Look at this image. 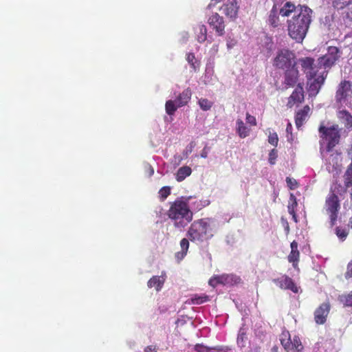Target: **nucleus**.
<instances>
[{"mask_svg": "<svg viewBox=\"0 0 352 352\" xmlns=\"http://www.w3.org/2000/svg\"><path fill=\"white\" fill-rule=\"evenodd\" d=\"M186 60L188 61V63L190 65L191 67L195 70L196 71L197 70V68L199 67V64L197 63V60H196V58H195V56L193 53H188L187 55H186Z\"/></svg>", "mask_w": 352, "mask_h": 352, "instance_id": "obj_34", "label": "nucleus"}, {"mask_svg": "<svg viewBox=\"0 0 352 352\" xmlns=\"http://www.w3.org/2000/svg\"><path fill=\"white\" fill-rule=\"evenodd\" d=\"M268 142L274 146H276L278 145V135L276 132L270 133L269 135Z\"/></svg>", "mask_w": 352, "mask_h": 352, "instance_id": "obj_39", "label": "nucleus"}, {"mask_svg": "<svg viewBox=\"0 0 352 352\" xmlns=\"http://www.w3.org/2000/svg\"><path fill=\"white\" fill-rule=\"evenodd\" d=\"M285 74H284V82L286 85V86L289 87H293L296 84L298 80V70L296 67V65L294 67H292L291 68L285 69Z\"/></svg>", "mask_w": 352, "mask_h": 352, "instance_id": "obj_18", "label": "nucleus"}, {"mask_svg": "<svg viewBox=\"0 0 352 352\" xmlns=\"http://www.w3.org/2000/svg\"><path fill=\"white\" fill-rule=\"evenodd\" d=\"M340 208V200L337 195L331 192L325 200L324 209L329 215L330 225L333 227L338 219V212Z\"/></svg>", "mask_w": 352, "mask_h": 352, "instance_id": "obj_6", "label": "nucleus"}, {"mask_svg": "<svg viewBox=\"0 0 352 352\" xmlns=\"http://www.w3.org/2000/svg\"><path fill=\"white\" fill-rule=\"evenodd\" d=\"M345 173H348L349 175V174L352 175V159H351V162L349 164V166L347 167V169Z\"/></svg>", "mask_w": 352, "mask_h": 352, "instance_id": "obj_49", "label": "nucleus"}, {"mask_svg": "<svg viewBox=\"0 0 352 352\" xmlns=\"http://www.w3.org/2000/svg\"><path fill=\"white\" fill-rule=\"evenodd\" d=\"M170 188L169 186H164L159 191V197L161 201H164L170 195Z\"/></svg>", "mask_w": 352, "mask_h": 352, "instance_id": "obj_35", "label": "nucleus"}, {"mask_svg": "<svg viewBox=\"0 0 352 352\" xmlns=\"http://www.w3.org/2000/svg\"><path fill=\"white\" fill-rule=\"evenodd\" d=\"M286 182L287 184V186L288 187L291 189V190H294L295 189L296 187H297V182L294 179H292L290 177H287L286 178Z\"/></svg>", "mask_w": 352, "mask_h": 352, "instance_id": "obj_43", "label": "nucleus"}, {"mask_svg": "<svg viewBox=\"0 0 352 352\" xmlns=\"http://www.w3.org/2000/svg\"><path fill=\"white\" fill-rule=\"evenodd\" d=\"M208 23L215 31L217 36H221L225 34L224 19L218 13H212L208 19Z\"/></svg>", "mask_w": 352, "mask_h": 352, "instance_id": "obj_10", "label": "nucleus"}, {"mask_svg": "<svg viewBox=\"0 0 352 352\" xmlns=\"http://www.w3.org/2000/svg\"><path fill=\"white\" fill-rule=\"evenodd\" d=\"M340 301L344 306L352 307V293L340 296Z\"/></svg>", "mask_w": 352, "mask_h": 352, "instance_id": "obj_37", "label": "nucleus"}, {"mask_svg": "<svg viewBox=\"0 0 352 352\" xmlns=\"http://www.w3.org/2000/svg\"><path fill=\"white\" fill-rule=\"evenodd\" d=\"M349 226L352 229V217L349 219Z\"/></svg>", "mask_w": 352, "mask_h": 352, "instance_id": "obj_53", "label": "nucleus"}, {"mask_svg": "<svg viewBox=\"0 0 352 352\" xmlns=\"http://www.w3.org/2000/svg\"><path fill=\"white\" fill-rule=\"evenodd\" d=\"M312 12L308 6L299 4V12L287 20L288 34L296 42L301 43L305 38L311 22Z\"/></svg>", "mask_w": 352, "mask_h": 352, "instance_id": "obj_1", "label": "nucleus"}, {"mask_svg": "<svg viewBox=\"0 0 352 352\" xmlns=\"http://www.w3.org/2000/svg\"><path fill=\"white\" fill-rule=\"evenodd\" d=\"M144 352H157V351L155 346L150 345L144 349Z\"/></svg>", "mask_w": 352, "mask_h": 352, "instance_id": "obj_46", "label": "nucleus"}, {"mask_svg": "<svg viewBox=\"0 0 352 352\" xmlns=\"http://www.w3.org/2000/svg\"><path fill=\"white\" fill-rule=\"evenodd\" d=\"M304 89L301 84H298L287 99V107L292 108L295 104H299L304 102Z\"/></svg>", "mask_w": 352, "mask_h": 352, "instance_id": "obj_13", "label": "nucleus"}, {"mask_svg": "<svg viewBox=\"0 0 352 352\" xmlns=\"http://www.w3.org/2000/svg\"><path fill=\"white\" fill-rule=\"evenodd\" d=\"M289 226L287 225V227H286V230H287V232H289Z\"/></svg>", "mask_w": 352, "mask_h": 352, "instance_id": "obj_55", "label": "nucleus"}, {"mask_svg": "<svg viewBox=\"0 0 352 352\" xmlns=\"http://www.w3.org/2000/svg\"><path fill=\"white\" fill-rule=\"evenodd\" d=\"M340 56L341 52L339 48L330 46L327 49V53L318 59V65L322 66L324 70L327 71V69H330L336 64Z\"/></svg>", "mask_w": 352, "mask_h": 352, "instance_id": "obj_8", "label": "nucleus"}, {"mask_svg": "<svg viewBox=\"0 0 352 352\" xmlns=\"http://www.w3.org/2000/svg\"><path fill=\"white\" fill-rule=\"evenodd\" d=\"M280 341L287 352H300L303 349L300 338L294 336L292 340L290 333L287 330H283L280 333Z\"/></svg>", "mask_w": 352, "mask_h": 352, "instance_id": "obj_7", "label": "nucleus"}, {"mask_svg": "<svg viewBox=\"0 0 352 352\" xmlns=\"http://www.w3.org/2000/svg\"><path fill=\"white\" fill-rule=\"evenodd\" d=\"M278 157L277 151L275 148L271 150L269 153V162L270 164L274 165L276 163V160Z\"/></svg>", "mask_w": 352, "mask_h": 352, "instance_id": "obj_40", "label": "nucleus"}, {"mask_svg": "<svg viewBox=\"0 0 352 352\" xmlns=\"http://www.w3.org/2000/svg\"><path fill=\"white\" fill-rule=\"evenodd\" d=\"M335 233L336 236L339 238V239L342 241H344L346 239L349 234V232L345 228H342L340 226L336 228Z\"/></svg>", "mask_w": 352, "mask_h": 352, "instance_id": "obj_33", "label": "nucleus"}, {"mask_svg": "<svg viewBox=\"0 0 352 352\" xmlns=\"http://www.w3.org/2000/svg\"><path fill=\"white\" fill-rule=\"evenodd\" d=\"M298 243L296 241H293L290 244L291 252L287 256L288 261L292 263L294 268L297 267L300 258V252L298 250Z\"/></svg>", "mask_w": 352, "mask_h": 352, "instance_id": "obj_20", "label": "nucleus"}, {"mask_svg": "<svg viewBox=\"0 0 352 352\" xmlns=\"http://www.w3.org/2000/svg\"><path fill=\"white\" fill-rule=\"evenodd\" d=\"M187 236L192 242H203L213 236L210 219H200L195 221L188 228Z\"/></svg>", "mask_w": 352, "mask_h": 352, "instance_id": "obj_4", "label": "nucleus"}, {"mask_svg": "<svg viewBox=\"0 0 352 352\" xmlns=\"http://www.w3.org/2000/svg\"><path fill=\"white\" fill-rule=\"evenodd\" d=\"M328 71L323 70L317 78L309 80L308 91L311 96H316L327 78Z\"/></svg>", "mask_w": 352, "mask_h": 352, "instance_id": "obj_11", "label": "nucleus"}, {"mask_svg": "<svg viewBox=\"0 0 352 352\" xmlns=\"http://www.w3.org/2000/svg\"><path fill=\"white\" fill-rule=\"evenodd\" d=\"M165 280L166 274L164 272H162L161 276H153V277H151L148 280L147 285L149 288L154 287L156 289V291L159 292L162 288Z\"/></svg>", "mask_w": 352, "mask_h": 352, "instance_id": "obj_22", "label": "nucleus"}, {"mask_svg": "<svg viewBox=\"0 0 352 352\" xmlns=\"http://www.w3.org/2000/svg\"><path fill=\"white\" fill-rule=\"evenodd\" d=\"M295 54L288 49H281L275 56L273 65L280 69H287L296 65Z\"/></svg>", "mask_w": 352, "mask_h": 352, "instance_id": "obj_5", "label": "nucleus"}, {"mask_svg": "<svg viewBox=\"0 0 352 352\" xmlns=\"http://www.w3.org/2000/svg\"><path fill=\"white\" fill-rule=\"evenodd\" d=\"M209 300V297L207 295H204L201 296H195L192 298V302L195 305H201L204 302H206Z\"/></svg>", "mask_w": 352, "mask_h": 352, "instance_id": "obj_36", "label": "nucleus"}, {"mask_svg": "<svg viewBox=\"0 0 352 352\" xmlns=\"http://www.w3.org/2000/svg\"><path fill=\"white\" fill-rule=\"evenodd\" d=\"M271 352H278V347L277 346H273L271 349Z\"/></svg>", "mask_w": 352, "mask_h": 352, "instance_id": "obj_52", "label": "nucleus"}, {"mask_svg": "<svg viewBox=\"0 0 352 352\" xmlns=\"http://www.w3.org/2000/svg\"><path fill=\"white\" fill-rule=\"evenodd\" d=\"M246 122H247V123L250 124L251 126L256 125V118L254 116L250 115L249 113H246Z\"/></svg>", "mask_w": 352, "mask_h": 352, "instance_id": "obj_44", "label": "nucleus"}, {"mask_svg": "<svg viewBox=\"0 0 352 352\" xmlns=\"http://www.w3.org/2000/svg\"><path fill=\"white\" fill-rule=\"evenodd\" d=\"M241 280L240 278L233 274L217 276L211 278L208 283L210 286L215 287L219 284H226L232 282L237 283Z\"/></svg>", "mask_w": 352, "mask_h": 352, "instance_id": "obj_17", "label": "nucleus"}, {"mask_svg": "<svg viewBox=\"0 0 352 352\" xmlns=\"http://www.w3.org/2000/svg\"><path fill=\"white\" fill-rule=\"evenodd\" d=\"M195 350L197 352H210L211 349L201 344H197L195 346Z\"/></svg>", "mask_w": 352, "mask_h": 352, "instance_id": "obj_42", "label": "nucleus"}, {"mask_svg": "<svg viewBox=\"0 0 352 352\" xmlns=\"http://www.w3.org/2000/svg\"><path fill=\"white\" fill-rule=\"evenodd\" d=\"M292 216V219L294 221V222H298L297 215L296 212H294V213H289Z\"/></svg>", "mask_w": 352, "mask_h": 352, "instance_id": "obj_50", "label": "nucleus"}, {"mask_svg": "<svg viewBox=\"0 0 352 352\" xmlns=\"http://www.w3.org/2000/svg\"><path fill=\"white\" fill-rule=\"evenodd\" d=\"M192 170L190 167L184 166L179 168L176 173V179L177 182H182L188 176L190 175Z\"/></svg>", "mask_w": 352, "mask_h": 352, "instance_id": "obj_27", "label": "nucleus"}, {"mask_svg": "<svg viewBox=\"0 0 352 352\" xmlns=\"http://www.w3.org/2000/svg\"><path fill=\"white\" fill-rule=\"evenodd\" d=\"M180 246L182 251L176 253L175 256L178 260H182L186 255L188 248H189V241L187 239L184 238L180 241Z\"/></svg>", "mask_w": 352, "mask_h": 352, "instance_id": "obj_28", "label": "nucleus"}, {"mask_svg": "<svg viewBox=\"0 0 352 352\" xmlns=\"http://www.w3.org/2000/svg\"><path fill=\"white\" fill-rule=\"evenodd\" d=\"M199 34H197V41L199 43H203L207 38V29L206 25H200L198 27Z\"/></svg>", "mask_w": 352, "mask_h": 352, "instance_id": "obj_32", "label": "nucleus"}, {"mask_svg": "<svg viewBox=\"0 0 352 352\" xmlns=\"http://www.w3.org/2000/svg\"><path fill=\"white\" fill-rule=\"evenodd\" d=\"M318 132L320 151L322 155L324 151L327 153L332 152L333 148L340 143L341 129L338 124L326 126L324 122H322L319 126Z\"/></svg>", "mask_w": 352, "mask_h": 352, "instance_id": "obj_3", "label": "nucleus"}, {"mask_svg": "<svg viewBox=\"0 0 352 352\" xmlns=\"http://www.w3.org/2000/svg\"><path fill=\"white\" fill-rule=\"evenodd\" d=\"M236 132L241 138H245L249 135L250 130L245 125L242 120H236Z\"/></svg>", "mask_w": 352, "mask_h": 352, "instance_id": "obj_26", "label": "nucleus"}, {"mask_svg": "<svg viewBox=\"0 0 352 352\" xmlns=\"http://www.w3.org/2000/svg\"><path fill=\"white\" fill-rule=\"evenodd\" d=\"M210 352H227V348L221 346L210 348Z\"/></svg>", "mask_w": 352, "mask_h": 352, "instance_id": "obj_45", "label": "nucleus"}, {"mask_svg": "<svg viewBox=\"0 0 352 352\" xmlns=\"http://www.w3.org/2000/svg\"><path fill=\"white\" fill-rule=\"evenodd\" d=\"M198 104L201 110L204 111H207L210 110V109L212 107L214 103L212 101L209 100L207 98H201L198 100Z\"/></svg>", "mask_w": 352, "mask_h": 352, "instance_id": "obj_29", "label": "nucleus"}, {"mask_svg": "<svg viewBox=\"0 0 352 352\" xmlns=\"http://www.w3.org/2000/svg\"><path fill=\"white\" fill-rule=\"evenodd\" d=\"M291 200L292 203H290L287 206V210L289 213H294L296 212V207L298 206V203L296 197L292 194L291 195Z\"/></svg>", "mask_w": 352, "mask_h": 352, "instance_id": "obj_38", "label": "nucleus"}, {"mask_svg": "<svg viewBox=\"0 0 352 352\" xmlns=\"http://www.w3.org/2000/svg\"><path fill=\"white\" fill-rule=\"evenodd\" d=\"M333 6L338 10H342L352 4V0H332Z\"/></svg>", "mask_w": 352, "mask_h": 352, "instance_id": "obj_31", "label": "nucleus"}, {"mask_svg": "<svg viewBox=\"0 0 352 352\" xmlns=\"http://www.w3.org/2000/svg\"><path fill=\"white\" fill-rule=\"evenodd\" d=\"M329 302L321 304L314 311V320L318 324H323L327 320V316L330 311Z\"/></svg>", "mask_w": 352, "mask_h": 352, "instance_id": "obj_15", "label": "nucleus"}, {"mask_svg": "<svg viewBox=\"0 0 352 352\" xmlns=\"http://www.w3.org/2000/svg\"><path fill=\"white\" fill-rule=\"evenodd\" d=\"M339 120L344 124L346 129L352 130V115L346 110H340L337 113Z\"/></svg>", "mask_w": 352, "mask_h": 352, "instance_id": "obj_24", "label": "nucleus"}, {"mask_svg": "<svg viewBox=\"0 0 352 352\" xmlns=\"http://www.w3.org/2000/svg\"><path fill=\"white\" fill-rule=\"evenodd\" d=\"M344 186L346 188L352 186V175L351 174L349 175L346 173H344Z\"/></svg>", "mask_w": 352, "mask_h": 352, "instance_id": "obj_41", "label": "nucleus"}, {"mask_svg": "<svg viewBox=\"0 0 352 352\" xmlns=\"http://www.w3.org/2000/svg\"><path fill=\"white\" fill-rule=\"evenodd\" d=\"M149 169H150V170H149V173H149V175H153V173H154V170H153V168L151 166H149Z\"/></svg>", "mask_w": 352, "mask_h": 352, "instance_id": "obj_51", "label": "nucleus"}, {"mask_svg": "<svg viewBox=\"0 0 352 352\" xmlns=\"http://www.w3.org/2000/svg\"><path fill=\"white\" fill-rule=\"evenodd\" d=\"M239 6L236 0H232L228 3H224L221 10L226 17L234 21L237 18Z\"/></svg>", "mask_w": 352, "mask_h": 352, "instance_id": "obj_14", "label": "nucleus"}, {"mask_svg": "<svg viewBox=\"0 0 352 352\" xmlns=\"http://www.w3.org/2000/svg\"><path fill=\"white\" fill-rule=\"evenodd\" d=\"M279 13L276 9V6H274L270 10V15L268 17V23L273 28H278L281 25V22L279 18Z\"/></svg>", "mask_w": 352, "mask_h": 352, "instance_id": "obj_25", "label": "nucleus"}, {"mask_svg": "<svg viewBox=\"0 0 352 352\" xmlns=\"http://www.w3.org/2000/svg\"><path fill=\"white\" fill-rule=\"evenodd\" d=\"M286 132L289 134L292 133V125L290 122H288L287 124Z\"/></svg>", "mask_w": 352, "mask_h": 352, "instance_id": "obj_48", "label": "nucleus"}, {"mask_svg": "<svg viewBox=\"0 0 352 352\" xmlns=\"http://www.w3.org/2000/svg\"><path fill=\"white\" fill-rule=\"evenodd\" d=\"M167 310V308H164L163 310H161L160 307H159V312L160 314L165 312Z\"/></svg>", "mask_w": 352, "mask_h": 352, "instance_id": "obj_54", "label": "nucleus"}, {"mask_svg": "<svg viewBox=\"0 0 352 352\" xmlns=\"http://www.w3.org/2000/svg\"><path fill=\"white\" fill-rule=\"evenodd\" d=\"M177 108L179 107L176 104L175 100H169L166 102L165 109L168 115L173 116Z\"/></svg>", "mask_w": 352, "mask_h": 352, "instance_id": "obj_30", "label": "nucleus"}, {"mask_svg": "<svg viewBox=\"0 0 352 352\" xmlns=\"http://www.w3.org/2000/svg\"><path fill=\"white\" fill-rule=\"evenodd\" d=\"M351 82L349 80H342L338 85L336 94V98L338 102H341L344 100L346 97L352 93Z\"/></svg>", "mask_w": 352, "mask_h": 352, "instance_id": "obj_16", "label": "nucleus"}, {"mask_svg": "<svg viewBox=\"0 0 352 352\" xmlns=\"http://www.w3.org/2000/svg\"><path fill=\"white\" fill-rule=\"evenodd\" d=\"M311 113V109L309 105L304 106L301 109L296 111L295 114V124L298 129H300L304 122L309 118Z\"/></svg>", "mask_w": 352, "mask_h": 352, "instance_id": "obj_19", "label": "nucleus"}, {"mask_svg": "<svg viewBox=\"0 0 352 352\" xmlns=\"http://www.w3.org/2000/svg\"><path fill=\"white\" fill-rule=\"evenodd\" d=\"M192 91L190 88L184 89L175 98V102L177 107H182L188 104L190 100Z\"/></svg>", "mask_w": 352, "mask_h": 352, "instance_id": "obj_23", "label": "nucleus"}, {"mask_svg": "<svg viewBox=\"0 0 352 352\" xmlns=\"http://www.w3.org/2000/svg\"><path fill=\"white\" fill-rule=\"evenodd\" d=\"M273 282L281 289L291 290L295 294L298 292V287L296 285L292 278L287 275H283L278 278H274Z\"/></svg>", "mask_w": 352, "mask_h": 352, "instance_id": "obj_12", "label": "nucleus"}, {"mask_svg": "<svg viewBox=\"0 0 352 352\" xmlns=\"http://www.w3.org/2000/svg\"><path fill=\"white\" fill-rule=\"evenodd\" d=\"M166 214L173 221L174 226L179 229L184 228L193 218V213L187 201L181 199L170 203Z\"/></svg>", "mask_w": 352, "mask_h": 352, "instance_id": "obj_2", "label": "nucleus"}, {"mask_svg": "<svg viewBox=\"0 0 352 352\" xmlns=\"http://www.w3.org/2000/svg\"><path fill=\"white\" fill-rule=\"evenodd\" d=\"M294 12H299V5L296 6V5L291 1H287L284 3L278 11L279 14L283 17H288Z\"/></svg>", "mask_w": 352, "mask_h": 352, "instance_id": "obj_21", "label": "nucleus"}, {"mask_svg": "<svg viewBox=\"0 0 352 352\" xmlns=\"http://www.w3.org/2000/svg\"><path fill=\"white\" fill-rule=\"evenodd\" d=\"M301 65L302 70L305 74L307 80H312L314 78H317L322 72L319 70L322 67L314 63L315 60L313 58L305 57L299 60Z\"/></svg>", "mask_w": 352, "mask_h": 352, "instance_id": "obj_9", "label": "nucleus"}, {"mask_svg": "<svg viewBox=\"0 0 352 352\" xmlns=\"http://www.w3.org/2000/svg\"><path fill=\"white\" fill-rule=\"evenodd\" d=\"M208 155V148L205 146L203 150L201 151V153L200 154L201 157L202 158H206Z\"/></svg>", "mask_w": 352, "mask_h": 352, "instance_id": "obj_47", "label": "nucleus"}]
</instances>
